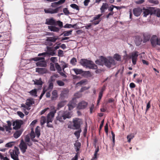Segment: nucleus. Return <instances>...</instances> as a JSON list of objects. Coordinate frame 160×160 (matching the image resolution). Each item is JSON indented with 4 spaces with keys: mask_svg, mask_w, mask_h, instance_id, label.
<instances>
[{
    "mask_svg": "<svg viewBox=\"0 0 160 160\" xmlns=\"http://www.w3.org/2000/svg\"><path fill=\"white\" fill-rule=\"evenodd\" d=\"M39 127L38 126L35 129V133L37 138H39L40 135V130L38 129Z\"/></svg>",
    "mask_w": 160,
    "mask_h": 160,
    "instance_id": "44",
    "label": "nucleus"
},
{
    "mask_svg": "<svg viewBox=\"0 0 160 160\" xmlns=\"http://www.w3.org/2000/svg\"><path fill=\"white\" fill-rule=\"evenodd\" d=\"M17 114L21 118H23L24 116V114L20 111H18L17 112Z\"/></svg>",
    "mask_w": 160,
    "mask_h": 160,
    "instance_id": "55",
    "label": "nucleus"
},
{
    "mask_svg": "<svg viewBox=\"0 0 160 160\" xmlns=\"http://www.w3.org/2000/svg\"><path fill=\"white\" fill-rule=\"evenodd\" d=\"M57 25H58L60 28H61L63 27L62 22L60 21H56V26Z\"/></svg>",
    "mask_w": 160,
    "mask_h": 160,
    "instance_id": "48",
    "label": "nucleus"
},
{
    "mask_svg": "<svg viewBox=\"0 0 160 160\" xmlns=\"http://www.w3.org/2000/svg\"><path fill=\"white\" fill-rule=\"evenodd\" d=\"M33 81L34 82V84L35 85H40L41 87H42L43 83L41 78H39L38 80L35 79V80H33Z\"/></svg>",
    "mask_w": 160,
    "mask_h": 160,
    "instance_id": "31",
    "label": "nucleus"
},
{
    "mask_svg": "<svg viewBox=\"0 0 160 160\" xmlns=\"http://www.w3.org/2000/svg\"><path fill=\"white\" fill-rule=\"evenodd\" d=\"M32 60L36 61L42 60V61H38L36 63V64L37 66L46 67V64L44 61L45 58L44 57H37L31 59V61Z\"/></svg>",
    "mask_w": 160,
    "mask_h": 160,
    "instance_id": "4",
    "label": "nucleus"
},
{
    "mask_svg": "<svg viewBox=\"0 0 160 160\" xmlns=\"http://www.w3.org/2000/svg\"><path fill=\"white\" fill-rule=\"evenodd\" d=\"M134 137V135L133 134H130L127 136V138L128 139V142H130L131 140Z\"/></svg>",
    "mask_w": 160,
    "mask_h": 160,
    "instance_id": "45",
    "label": "nucleus"
},
{
    "mask_svg": "<svg viewBox=\"0 0 160 160\" xmlns=\"http://www.w3.org/2000/svg\"><path fill=\"white\" fill-rule=\"evenodd\" d=\"M22 131L21 130L16 131L13 134V137L15 138H18L21 134Z\"/></svg>",
    "mask_w": 160,
    "mask_h": 160,
    "instance_id": "36",
    "label": "nucleus"
},
{
    "mask_svg": "<svg viewBox=\"0 0 160 160\" xmlns=\"http://www.w3.org/2000/svg\"><path fill=\"white\" fill-rule=\"evenodd\" d=\"M0 158L1 159L3 160H9V159L6 157H4L2 155V154L0 152Z\"/></svg>",
    "mask_w": 160,
    "mask_h": 160,
    "instance_id": "58",
    "label": "nucleus"
},
{
    "mask_svg": "<svg viewBox=\"0 0 160 160\" xmlns=\"http://www.w3.org/2000/svg\"><path fill=\"white\" fill-rule=\"evenodd\" d=\"M65 1L66 0H60L56 2L58 5H61L64 3Z\"/></svg>",
    "mask_w": 160,
    "mask_h": 160,
    "instance_id": "64",
    "label": "nucleus"
},
{
    "mask_svg": "<svg viewBox=\"0 0 160 160\" xmlns=\"http://www.w3.org/2000/svg\"><path fill=\"white\" fill-rule=\"evenodd\" d=\"M9 152L11 158L14 160H19L18 155L19 154V152L18 147L15 146L14 149H11L9 151Z\"/></svg>",
    "mask_w": 160,
    "mask_h": 160,
    "instance_id": "3",
    "label": "nucleus"
},
{
    "mask_svg": "<svg viewBox=\"0 0 160 160\" xmlns=\"http://www.w3.org/2000/svg\"><path fill=\"white\" fill-rule=\"evenodd\" d=\"M34 103V101L32 98H31L27 99L25 103V104L28 106V107H30L32 104Z\"/></svg>",
    "mask_w": 160,
    "mask_h": 160,
    "instance_id": "26",
    "label": "nucleus"
},
{
    "mask_svg": "<svg viewBox=\"0 0 160 160\" xmlns=\"http://www.w3.org/2000/svg\"><path fill=\"white\" fill-rule=\"evenodd\" d=\"M45 24L51 26H56V21L53 18H47L46 20Z\"/></svg>",
    "mask_w": 160,
    "mask_h": 160,
    "instance_id": "17",
    "label": "nucleus"
},
{
    "mask_svg": "<svg viewBox=\"0 0 160 160\" xmlns=\"http://www.w3.org/2000/svg\"><path fill=\"white\" fill-rule=\"evenodd\" d=\"M76 26V24H74L73 25H72L71 24H69L68 23L66 24L64 26V28H74Z\"/></svg>",
    "mask_w": 160,
    "mask_h": 160,
    "instance_id": "43",
    "label": "nucleus"
},
{
    "mask_svg": "<svg viewBox=\"0 0 160 160\" xmlns=\"http://www.w3.org/2000/svg\"><path fill=\"white\" fill-rule=\"evenodd\" d=\"M65 101H62L59 102L58 105L57 109H59L60 108L63 107L65 104Z\"/></svg>",
    "mask_w": 160,
    "mask_h": 160,
    "instance_id": "39",
    "label": "nucleus"
},
{
    "mask_svg": "<svg viewBox=\"0 0 160 160\" xmlns=\"http://www.w3.org/2000/svg\"><path fill=\"white\" fill-rule=\"evenodd\" d=\"M103 93L101 92H99V93L98 97V99L97 100V104H98L101 99L102 98V96Z\"/></svg>",
    "mask_w": 160,
    "mask_h": 160,
    "instance_id": "52",
    "label": "nucleus"
},
{
    "mask_svg": "<svg viewBox=\"0 0 160 160\" xmlns=\"http://www.w3.org/2000/svg\"><path fill=\"white\" fill-rule=\"evenodd\" d=\"M76 104V100L75 99H72L71 101H70L68 106V110L71 111L72 110L73 108L75 107Z\"/></svg>",
    "mask_w": 160,
    "mask_h": 160,
    "instance_id": "11",
    "label": "nucleus"
},
{
    "mask_svg": "<svg viewBox=\"0 0 160 160\" xmlns=\"http://www.w3.org/2000/svg\"><path fill=\"white\" fill-rule=\"evenodd\" d=\"M52 111L50 112L48 115L47 118V123L52 122L53 120L54 115L56 112V110L54 107H52Z\"/></svg>",
    "mask_w": 160,
    "mask_h": 160,
    "instance_id": "5",
    "label": "nucleus"
},
{
    "mask_svg": "<svg viewBox=\"0 0 160 160\" xmlns=\"http://www.w3.org/2000/svg\"><path fill=\"white\" fill-rule=\"evenodd\" d=\"M52 96L51 97L52 100H55L58 97V92L56 90H53L52 92Z\"/></svg>",
    "mask_w": 160,
    "mask_h": 160,
    "instance_id": "32",
    "label": "nucleus"
},
{
    "mask_svg": "<svg viewBox=\"0 0 160 160\" xmlns=\"http://www.w3.org/2000/svg\"><path fill=\"white\" fill-rule=\"evenodd\" d=\"M72 30H70L68 31H65L63 32V34L64 36H68L72 34Z\"/></svg>",
    "mask_w": 160,
    "mask_h": 160,
    "instance_id": "42",
    "label": "nucleus"
},
{
    "mask_svg": "<svg viewBox=\"0 0 160 160\" xmlns=\"http://www.w3.org/2000/svg\"><path fill=\"white\" fill-rule=\"evenodd\" d=\"M30 136L32 141L34 142H37V141L34 138L35 137V134L34 131V129L33 128H31V131L30 133Z\"/></svg>",
    "mask_w": 160,
    "mask_h": 160,
    "instance_id": "30",
    "label": "nucleus"
},
{
    "mask_svg": "<svg viewBox=\"0 0 160 160\" xmlns=\"http://www.w3.org/2000/svg\"><path fill=\"white\" fill-rule=\"evenodd\" d=\"M108 8V4L106 3H103L100 8L101 12L102 13L104 12L105 10Z\"/></svg>",
    "mask_w": 160,
    "mask_h": 160,
    "instance_id": "28",
    "label": "nucleus"
},
{
    "mask_svg": "<svg viewBox=\"0 0 160 160\" xmlns=\"http://www.w3.org/2000/svg\"><path fill=\"white\" fill-rule=\"evenodd\" d=\"M24 140L25 142H29V141H30L29 136L28 135H27L25 137Z\"/></svg>",
    "mask_w": 160,
    "mask_h": 160,
    "instance_id": "63",
    "label": "nucleus"
},
{
    "mask_svg": "<svg viewBox=\"0 0 160 160\" xmlns=\"http://www.w3.org/2000/svg\"><path fill=\"white\" fill-rule=\"evenodd\" d=\"M36 71L40 74H43L47 72V70L45 68H36Z\"/></svg>",
    "mask_w": 160,
    "mask_h": 160,
    "instance_id": "23",
    "label": "nucleus"
},
{
    "mask_svg": "<svg viewBox=\"0 0 160 160\" xmlns=\"http://www.w3.org/2000/svg\"><path fill=\"white\" fill-rule=\"evenodd\" d=\"M60 7H58L54 9H53L51 8L45 9H44V11L45 13H47L53 14L57 13L58 12L59 9Z\"/></svg>",
    "mask_w": 160,
    "mask_h": 160,
    "instance_id": "12",
    "label": "nucleus"
},
{
    "mask_svg": "<svg viewBox=\"0 0 160 160\" xmlns=\"http://www.w3.org/2000/svg\"><path fill=\"white\" fill-rule=\"evenodd\" d=\"M55 67L58 72H61L62 71L60 65L58 63H55Z\"/></svg>",
    "mask_w": 160,
    "mask_h": 160,
    "instance_id": "47",
    "label": "nucleus"
},
{
    "mask_svg": "<svg viewBox=\"0 0 160 160\" xmlns=\"http://www.w3.org/2000/svg\"><path fill=\"white\" fill-rule=\"evenodd\" d=\"M158 39V38L156 35H153L151 37L150 41L151 45L153 47H155L156 46Z\"/></svg>",
    "mask_w": 160,
    "mask_h": 160,
    "instance_id": "14",
    "label": "nucleus"
},
{
    "mask_svg": "<svg viewBox=\"0 0 160 160\" xmlns=\"http://www.w3.org/2000/svg\"><path fill=\"white\" fill-rule=\"evenodd\" d=\"M53 83L52 82H49V86L48 88V89H52V88H53Z\"/></svg>",
    "mask_w": 160,
    "mask_h": 160,
    "instance_id": "62",
    "label": "nucleus"
},
{
    "mask_svg": "<svg viewBox=\"0 0 160 160\" xmlns=\"http://www.w3.org/2000/svg\"><path fill=\"white\" fill-rule=\"evenodd\" d=\"M99 151L98 147L95 150L94 154V157L92 158L91 160H96L97 159V154Z\"/></svg>",
    "mask_w": 160,
    "mask_h": 160,
    "instance_id": "41",
    "label": "nucleus"
},
{
    "mask_svg": "<svg viewBox=\"0 0 160 160\" xmlns=\"http://www.w3.org/2000/svg\"><path fill=\"white\" fill-rule=\"evenodd\" d=\"M46 122V118L45 117L42 116L41 120V123L42 125H43Z\"/></svg>",
    "mask_w": 160,
    "mask_h": 160,
    "instance_id": "51",
    "label": "nucleus"
},
{
    "mask_svg": "<svg viewBox=\"0 0 160 160\" xmlns=\"http://www.w3.org/2000/svg\"><path fill=\"white\" fill-rule=\"evenodd\" d=\"M63 11L65 15H68L69 14V12L67 8H63Z\"/></svg>",
    "mask_w": 160,
    "mask_h": 160,
    "instance_id": "57",
    "label": "nucleus"
},
{
    "mask_svg": "<svg viewBox=\"0 0 160 160\" xmlns=\"http://www.w3.org/2000/svg\"><path fill=\"white\" fill-rule=\"evenodd\" d=\"M142 41V39L139 36H137L135 41L136 45L138 46L140 45Z\"/></svg>",
    "mask_w": 160,
    "mask_h": 160,
    "instance_id": "34",
    "label": "nucleus"
},
{
    "mask_svg": "<svg viewBox=\"0 0 160 160\" xmlns=\"http://www.w3.org/2000/svg\"><path fill=\"white\" fill-rule=\"evenodd\" d=\"M62 115L64 117V119H66V118H69L71 117V113L68 111H62Z\"/></svg>",
    "mask_w": 160,
    "mask_h": 160,
    "instance_id": "21",
    "label": "nucleus"
},
{
    "mask_svg": "<svg viewBox=\"0 0 160 160\" xmlns=\"http://www.w3.org/2000/svg\"><path fill=\"white\" fill-rule=\"evenodd\" d=\"M50 69L51 71H55V69L53 64L52 63H50Z\"/></svg>",
    "mask_w": 160,
    "mask_h": 160,
    "instance_id": "56",
    "label": "nucleus"
},
{
    "mask_svg": "<svg viewBox=\"0 0 160 160\" xmlns=\"http://www.w3.org/2000/svg\"><path fill=\"white\" fill-rule=\"evenodd\" d=\"M151 36L149 34H143V42L145 43L148 41L150 38Z\"/></svg>",
    "mask_w": 160,
    "mask_h": 160,
    "instance_id": "33",
    "label": "nucleus"
},
{
    "mask_svg": "<svg viewBox=\"0 0 160 160\" xmlns=\"http://www.w3.org/2000/svg\"><path fill=\"white\" fill-rule=\"evenodd\" d=\"M57 82L59 86H62L64 85V82L62 81L58 80L57 81Z\"/></svg>",
    "mask_w": 160,
    "mask_h": 160,
    "instance_id": "54",
    "label": "nucleus"
},
{
    "mask_svg": "<svg viewBox=\"0 0 160 160\" xmlns=\"http://www.w3.org/2000/svg\"><path fill=\"white\" fill-rule=\"evenodd\" d=\"M114 58L116 60L118 61L121 60V57L120 55L118 54H115L114 56Z\"/></svg>",
    "mask_w": 160,
    "mask_h": 160,
    "instance_id": "50",
    "label": "nucleus"
},
{
    "mask_svg": "<svg viewBox=\"0 0 160 160\" xmlns=\"http://www.w3.org/2000/svg\"><path fill=\"white\" fill-rule=\"evenodd\" d=\"M80 63L82 66L88 68L90 69H96L98 68L97 66L92 61L87 59H81L80 61Z\"/></svg>",
    "mask_w": 160,
    "mask_h": 160,
    "instance_id": "2",
    "label": "nucleus"
},
{
    "mask_svg": "<svg viewBox=\"0 0 160 160\" xmlns=\"http://www.w3.org/2000/svg\"><path fill=\"white\" fill-rule=\"evenodd\" d=\"M58 39V36H54L53 37H47L46 41L55 42Z\"/></svg>",
    "mask_w": 160,
    "mask_h": 160,
    "instance_id": "20",
    "label": "nucleus"
},
{
    "mask_svg": "<svg viewBox=\"0 0 160 160\" xmlns=\"http://www.w3.org/2000/svg\"><path fill=\"white\" fill-rule=\"evenodd\" d=\"M133 11L134 15L138 17L140 15L142 12V10L140 8H134Z\"/></svg>",
    "mask_w": 160,
    "mask_h": 160,
    "instance_id": "18",
    "label": "nucleus"
},
{
    "mask_svg": "<svg viewBox=\"0 0 160 160\" xmlns=\"http://www.w3.org/2000/svg\"><path fill=\"white\" fill-rule=\"evenodd\" d=\"M78 130L74 132V134L77 137V139H78L80 136V133L82 132L81 129H78Z\"/></svg>",
    "mask_w": 160,
    "mask_h": 160,
    "instance_id": "40",
    "label": "nucleus"
},
{
    "mask_svg": "<svg viewBox=\"0 0 160 160\" xmlns=\"http://www.w3.org/2000/svg\"><path fill=\"white\" fill-rule=\"evenodd\" d=\"M152 8H150L149 9H145L144 8H143V16L146 17L149 14H152Z\"/></svg>",
    "mask_w": 160,
    "mask_h": 160,
    "instance_id": "16",
    "label": "nucleus"
},
{
    "mask_svg": "<svg viewBox=\"0 0 160 160\" xmlns=\"http://www.w3.org/2000/svg\"><path fill=\"white\" fill-rule=\"evenodd\" d=\"M92 76L91 72L89 71H83V73L82 74V76L86 78L91 77Z\"/></svg>",
    "mask_w": 160,
    "mask_h": 160,
    "instance_id": "27",
    "label": "nucleus"
},
{
    "mask_svg": "<svg viewBox=\"0 0 160 160\" xmlns=\"http://www.w3.org/2000/svg\"><path fill=\"white\" fill-rule=\"evenodd\" d=\"M70 6L72 8L77 10L78 11L79 10V8L78 6L75 4H72L70 5Z\"/></svg>",
    "mask_w": 160,
    "mask_h": 160,
    "instance_id": "46",
    "label": "nucleus"
},
{
    "mask_svg": "<svg viewBox=\"0 0 160 160\" xmlns=\"http://www.w3.org/2000/svg\"><path fill=\"white\" fill-rule=\"evenodd\" d=\"M88 104V103L85 101H82L78 103L77 108L79 109H84L87 107Z\"/></svg>",
    "mask_w": 160,
    "mask_h": 160,
    "instance_id": "13",
    "label": "nucleus"
},
{
    "mask_svg": "<svg viewBox=\"0 0 160 160\" xmlns=\"http://www.w3.org/2000/svg\"><path fill=\"white\" fill-rule=\"evenodd\" d=\"M19 147L22 153H24L26 152V150L27 148V144L23 140H21Z\"/></svg>",
    "mask_w": 160,
    "mask_h": 160,
    "instance_id": "10",
    "label": "nucleus"
},
{
    "mask_svg": "<svg viewBox=\"0 0 160 160\" xmlns=\"http://www.w3.org/2000/svg\"><path fill=\"white\" fill-rule=\"evenodd\" d=\"M73 123L75 129H81V125L82 123V120L79 118H75L73 120Z\"/></svg>",
    "mask_w": 160,
    "mask_h": 160,
    "instance_id": "7",
    "label": "nucleus"
},
{
    "mask_svg": "<svg viewBox=\"0 0 160 160\" xmlns=\"http://www.w3.org/2000/svg\"><path fill=\"white\" fill-rule=\"evenodd\" d=\"M95 63L100 65H103L104 64L108 68H110L112 65L115 64V61L112 58H107L103 56H101L99 59L96 61Z\"/></svg>",
    "mask_w": 160,
    "mask_h": 160,
    "instance_id": "1",
    "label": "nucleus"
},
{
    "mask_svg": "<svg viewBox=\"0 0 160 160\" xmlns=\"http://www.w3.org/2000/svg\"><path fill=\"white\" fill-rule=\"evenodd\" d=\"M13 145V144H12V142H8V143H7L6 145H5V147H8V148H11V147Z\"/></svg>",
    "mask_w": 160,
    "mask_h": 160,
    "instance_id": "61",
    "label": "nucleus"
},
{
    "mask_svg": "<svg viewBox=\"0 0 160 160\" xmlns=\"http://www.w3.org/2000/svg\"><path fill=\"white\" fill-rule=\"evenodd\" d=\"M23 122V121L18 119L14 121L12 123V126H14L13 129L17 130L20 128Z\"/></svg>",
    "mask_w": 160,
    "mask_h": 160,
    "instance_id": "8",
    "label": "nucleus"
},
{
    "mask_svg": "<svg viewBox=\"0 0 160 160\" xmlns=\"http://www.w3.org/2000/svg\"><path fill=\"white\" fill-rule=\"evenodd\" d=\"M37 122V120H34L32 122L30 125V126L32 127H32H33L34 126Z\"/></svg>",
    "mask_w": 160,
    "mask_h": 160,
    "instance_id": "59",
    "label": "nucleus"
},
{
    "mask_svg": "<svg viewBox=\"0 0 160 160\" xmlns=\"http://www.w3.org/2000/svg\"><path fill=\"white\" fill-rule=\"evenodd\" d=\"M69 92V91L68 89H64L62 92L61 94V96L63 97H66Z\"/></svg>",
    "mask_w": 160,
    "mask_h": 160,
    "instance_id": "35",
    "label": "nucleus"
},
{
    "mask_svg": "<svg viewBox=\"0 0 160 160\" xmlns=\"http://www.w3.org/2000/svg\"><path fill=\"white\" fill-rule=\"evenodd\" d=\"M102 16V14H99L96 15L93 17V19L90 21L91 22H92V24L94 25L98 24L101 21L100 17Z\"/></svg>",
    "mask_w": 160,
    "mask_h": 160,
    "instance_id": "9",
    "label": "nucleus"
},
{
    "mask_svg": "<svg viewBox=\"0 0 160 160\" xmlns=\"http://www.w3.org/2000/svg\"><path fill=\"white\" fill-rule=\"evenodd\" d=\"M138 52L136 51L132 53L131 58H132V61L133 65L136 64L137 59L138 56Z\"/></svg>",
    "mask_w": 160,
    "mask_h": 160,
    "instance_id": "15",
    "label": "nucleus"
},
{
    "mask_svg": "<svg viewBox=\"0 0 160 160\" xmlns=\"http://www.w3.org/2000/svg\"><path fill=\"white\" fill-rule=\"evenodd\" d=\"M62 111H60L58 113V116L56 117V119L60 122H63L64 117L62 115Z\"/></svg>",
    "mask_w": 160,
    "mask_h": 160,
    "instance_id": "19",
    "label": "nucleus"
},
{
    "mask_svg": "<svg viewBox=\"0 0 160 160\" xmlns=\"http://www.w3.org/2000/svg\"><path fill=\"white\" fill-rule=\"evenodd\" d=\"M152 14H156L157 17H160V9H155V8H152Z\"/></svg>",
    "mask_w": 160,
    "mask_h": 160,
    "instance_id": "29",
    "label": "nucleus"
},
{
    "mask_svg": "<svg viewBox=\"0 0 160 160\" xmlns=\"http://www.w3.org/2000/svg\"><path fill=\"white\" fill-rule=\"evenodd\" d=\"M7 122L8 126L4 125L3 127L5 128L6 131H10L12 130V128L11 127L12 124V122L10 121H7Z\"/></svg>",
    "mask_w": 160,
    "mask_h": 160,
    "instance_id": "22",
    "label": "nucleus"
},
{
    "mask_svg": "<svg viewBox=\"0 0 160 160\" xmlns=\"http://www.w3.org/2000/svg\"><path fill=\"white\" fill-rule=\"evenodd\" d=\"M49 109V108H45L43 110H42V111H41L40 112V115H41L43 114L46 111H47Z\"/></svg>",
    "mask_w": 160,
    "mask_h": 160,
    "instance_id": "60",
    "label": "nucleus"
},
{
    "mask_svg": "<svg viewBox=\"0 0 160 160\" xmlns=\"http://www.w3.org/2000/svg\"><path fill=\"white\" fill-rule=\"evenodd\" d=\"M76 59L75 58H73L70 60V63L73 65H75L77 62Z\"/></svg>",
    "mask_w": 160,
    "mask_h": 160,
    "instance_id": "49",
    "label": "nucleus"
},
{
    "mask_svg": "<svg viewBox=\"0 0 160 160\" xmlns=\"http://www.w3.org/2000/svg\"><path fill=\"white\" fill-rule=\"evenodd\" d=\"M37 89H34L30 91L29 93L32 96L34 97H37Z\"/></svg>",
    "mask_w": 160,
    "mask_h": 160,
    "instance_id": "37",
    "label": "nucleus"
},
{
    "mask_svg": "<svg viewBox=\"0 0 160 160\" xmlns=\"http://www.w3.org/2000/svg\"><path fill=\"white\" fill-rule=\"evenodd\" d=\"M47 52H44L42 53H39L38 56H45L46 55H50L52 56H53L56 55L55 52V50L52 49V48L47 47Z\"/></svg>",
    "mask_w": 160,
    "mask_h": 160,
    "instance_id": "6",
    "label": "nucleus"
},
{
    "mask_svg": "<svg viewBox=\"0 0 160 160\" xmlns=\"http://www.w3.org/2000/svg\"><path fill=\"white\" fill-rule=\"evenodd\" d=\"M63 55V52L62 50L59 49L58 52V56L59 57H62Z\"/></svg>",
    "mask_w": 160,
    "mask_h": 160,
    "instance_id": "53",
    "label": "nucleus"
},
{
    "mask_svg": "<svg viewBox=\"0 0 160 160\" xmlns=\"http://www.w3.org/2000/svg\"><path fill=\"white\" fill-rule=\"evenodd\" d=\"M74 146L76 152H77V153H78L81 147V144L78 141H77L74 144Z\"/></svg>",
    "mask_w": 160,
    "mask_h": 160,
    "instance_id": "25",
    "label": "nucleus"
},
{
    "mask_svg": "<svg viewBox=\"0 0 160 160\" xmlns=\"http://www.w3.org/2000/svg\"><path fill=\"white\" fill-rule=\"evenodd\" d=\"M48 28L50 30L54 32H58L60 29V28L56 27L55 26H48Z\"/></svg>",
    "mask_w": 160,
    "mask_h": 160,
    "instance_id": "24",
    "label": "nucleus"
},
{
    "mask_svg": "<svg viewBox=\"0 0 160 160\" xmlns=\"http://www.w3.org/2000/svg\"><path fill=\"white\" fill-rule=\"evenodd\" d=\"M73 70L74 72L75 73L77 74H81L83 73V71L81 69H77V68H74L73 69Z\"/></svg>",
    "mask_w": 160,
    "mask_h": 160,
    "instance_id": "38",
    "label": "nucleus"
}]
</instances>
